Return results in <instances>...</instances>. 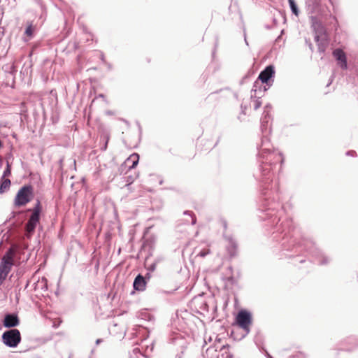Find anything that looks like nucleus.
<instances>
[{
    "instance_id": "obj_1",
    "label": "nucleus",
    "mask_w": 358,
    "mask_h": 358,
    "mask_svg": "<svg viewBox=\"0 0 358 358\" xmlns=\"http://www.w3.org/2000/svg\"><path fill=\"white\" fill-rule=\"evenodd\" d=\"M271 147L272 146L268 138L266 137H263L259 148V152L262 157L265 159V161L262 162L264 164V166L262 167L263 172L268 169L267 167L268 166H272L273 164H275L278 162H283V158L281 154L275 152H271Z\"/></svg>"
},
{
    "instance_id": "obj_2",
    "label": "nucleus",
    "mask_w": 358,
    "mask_h": 358,
    "mask_svg": "<svg viewBox=\"0 0 358 358\" xmlns=\"http://www.w3.org/2000/svg\"><path fill=\"white\" fill-rule=\"evenodd\" d=\"M16 249L14 246L10 247L1 258L0 263V286L7 278L14 264V257Z\"/></svg>"
},
{
    "instance_id": "obj_3",
    "label": "nucleus",
    "mask_w": 358,
    "mask_h": 358,
    "mask_svg": "<svg viewBox=\"0 0 358 358\" xmlns=\"http://www.w3.org/2000/svg\"><path fill=\"white\" fill-rule=\"evenodd\" d=\"M42 210L41 203L39 199H37L32 209H28L31 214L25 225L26 236L29 238L34 234L35 229L40 221V214Z\"/></svg>"
},
{
    "instance_id": "obj_4",
    "label": "nucleus",
    "mask_w": 358,
    "mask_h": 358,
    "mask_svg": "<svg viewBox=\"0 0 358 358\" xmlns=\"http://www.w3.org/2000/svg\"><path fill=\"white\" fill-rule=\"evenodd\" d=\"M34 197V187L31 185H25L17 191L15 199L14 205L17 207L24 206Z\"/></svg>"
},
{
    "instance_id": "obj_5",
    "label": "nucleus",
    "mask_w": 358,
    "mask_h": 358,
    "mask_svg": "<svg viewBox=\"0 0 358 358\" xmlns=\"http://www.w3.org/2000/svg\"><path fill=\"white\" fill-rule=\"evenodd\" d=\"M3 343L9 348H16L21 342L20 332L17 329L6 331L1 336Z\"/></svg>"
},
{
    "instance_id": "obj_6",
    "label": "nucleus",
    "mask_w": 358,
    "mask_h": 358,
    "mask_svg": "<svg viewBox=\"0 0 358 358\" xmlns=\"http://www.w3.org/2000/svg\"><path fill=\"white\" fill-rule=\"evenodd\" d=\"M313 27L315 31V40L317 43L318 50L320 52H324L328 45L325 29L320 23H315Z\"/></svg>"
},
{
    "instance_id": "obj_7",
    "label": "nucleus",
    "mask_w": 358,
    "mask_h": 358,
    "mask_svg": "<svg viewBox=\"0 0 358 358\" xmlns=\"http://www.w3.org/2000/svg\"><path fill=\"white\" fill-rule=\"evenodd\" d=\"M237 325L244 331V336L249 334L252 317L249 312L241 310L236 318Z\"/></svg>"
},
{
    "instance_id": "obj_8",
    "label": "nucleus",
    "mask_w": 358,
    "mask_h": 358,
    "mask_svg": "<svg viewBox=\"0 0 358 358\" xmlns=\"http://www.w3.org/2000/svg\"><path fill=\"white\" fill-rule=\"evenodd\" d=\"M275 73L274 68L273 66L270 65L265 68L264 71H262L258 77V79L262 83L268 84L269 80L273 76Z\"/></svg>"
},
{
    "instance_id": "obj_9",
    "label": "nucleus",
    "mask_w": 358,
    "mask_h": 358,
    "mask_svg": "<svg viewBox=\"0 0 358 358\" xmlns=\"http://www.w3.org/2000/svg\"><path fill=\"white\" fill-rule=\"evenodd\" d=\"M20 320L15 314H7L5 315L3 324L6 328H12L18 326Z\"/></svg>"
},
{
    "instance_id": "obj_10",
    "label": "nucleus",
    "mask_w": 358,
    "mask_h": 358,
    "mask_svg": "<svg viewBox=\"0 0 358 358\" xmlns=\"http://www.w3.org/2000/svg\"><path fill=\"white\" fill-rule=\"evenodd\" d=\"M334 56L339 62V65L343 69H347V59L345 52L341 49H336L333 52Z\"/></svg>"
},
{
    "instance_id": "obj_11",
    "label": "nucleus",
    "mask_w": 358,
    "mask_h": 358,
    "mask_svg": "<svg viewBox=\"0 0 358 358\" xmlns=\"http://www.w3.org/2000/svg\"><path fill=\"white\" fill-rule=\"evenodd\" d=\"M134 288L138 291H143L145 289L146 282L143 276L138 275L134 281Z\"/></svg>"
},
{
    "instance_id": "obj_12",
    "label": "nucleus",
    "mask_w": 358,
    "mask_h": 358,
    "mask_svg": "<svg viewBox=\"0 0 358 358\" xmlns=\"http://www.w3.org/2000/svg\"><path fill=\"white\" fill-rule=\"evenodd\" d=\"M11 182L10 179L3 178L1 177V184H0V193L3 194L8 191L10 188Z\"/></svg>"
},
{
    "instance_id": "obj_13",
    "label": "nucleus",
    "mask_w": 358,
    "mask_h": 358,
    "mask_svg": "<svg viewBox=\"0 0 358 358\" xmlns=\"http://www.w3.org/2000/svg\"><path fill=\"white\" fill-rule=\"evenodd\" d=\"M227 245V251L231 257H233L236 253L237 245L236 242L232 238H229Z\"/></svg>"
},
{
    "instance_id": "obj_14",
    "label": "nucleus",
    "mask_w": 358,
    "mask_h": 358,
    "mask_svg": "<svg viewBox=\"0 0 358 358\" xmlns=\"http://www.w3.org/2000/svg\"><path fill=\"white\" fill-rule=\"evenodd\" d=\"M138 155L137 154H133L129 156V157L127 159L126 163L129 164V162H131V165L129 166V169L134 168L138 162Z\"/></svg>"
},
{
    "instance_id": "obj_15",
    "label": "nucleus",
    "mask_w": 358,
    "mask_h": 358,
    "mask_svg": "<svg viewBox=\"0 0 358 358\" xmlns=\"http://www.w3.org/2000/svg\"><path fill=\"white\" fill-rule=\"evenodd\" d=\"M229 347L228 345H224L221 348L220 350L224 351V353L222 355V358H233L232 354L228 351Z\"/></svg>"
},
{
    "instance_id": "obj_16",
    "label": "nucleus",
    "mask_w": 358,
    "mask_h": 358,
    "mask_svg": "<svg viewBox=\"0 0 358 358\" xmlns=\"http://www.w3.org/2000/svg\"><path fill=\"white\" fill-rule=\"evenodd\" d=\"M269 118H270V117H269L268 113H266V110H264V117L262 119V125H261L262 131H264V130H266V124L268 123Z\"/></svg>"
},
{
    "instance_id": "obj_17",
    "label": "nucleus",
    "mask_w": 358,
    "mask_h": 358,
    "mask_svg": "<svg viewBox=\"0 0 358 358\" xmlns=\"http://www.w3.org/2000/svg\"><path fill=\"white\" fill-rule=\"evenodd\" d=\"M129 358H145V356L141 352L138 348L133 350L132 353L130 355Z\"/></svg>"
},
{
    "instance_id": "obj_18",
    "label": "nucleus",
    "mask_w": 358,
    "mask_h": 358,
    "mask_svg": "<svg viewBox=\"0 0 358 358\" xmlns=\"http://www.w3.org/2000/svg\"><path fill=\"white\" fill-rule=\"evenodd\" d=\"M290 8L295 15H299V10L294 0H288Z\"/></svg>"
},
{
    "instance_id": "obj_19",
    "label": "nucleus",
    "mask_w": 358,
    "mask_h": 358,
    "mask_svg": "<svg viewBox=\"0 0 358 358\" xmlns=\"http://www.w3.org/2000/svg\"><path fill=\"white\" fill-rule=\"evenodd\" d=\"M11 174V168L9 162H7L6 168L3 171V178H6V177L10 176Z\"/></svg>"
},
{
    "instance_id": "obj_20",
    "label": "nucleus",
    "mask_w": 358,
    "mask_h": 358,
    "mask_svg": "<svg viewBox=\"0 0 358 358\" xmlns=\"http://www.w3.org/2000/svg\"><path fill=\"white\" fill-rule=\"evenodd\" d=\"M33 31H34V29H33V27H32V24H29L25 29V31H24V34L29 36V37H31L32 35H33Z\"/></svg>"
},
{
    "instance_id": "obj_21",
    "label": "nucleus",
    "mask_w": 358,
    "mask_h": 358,
    "mask_svg": "<svg viewBox=\"0 0 358 358\" xmlns=\"http://www.w3.org/2000/svg\"><path fill=\"white\" fill-rule=\"evenodd\" d=\"M262 106V101L257 99L253 101V108L255 110H257Z\"/></svg>"
},
{
    "instance_id": "obj_22",
    "label": "nucleus",
    "mask_w": 358,
    "mask_h": 358,
    "mask_svg": "<svg viewBox=\"0 0 358 358\" xmlns=\"http://www.w3.org/2000/svg\"><path fill=\"white\" fill-rule=\"evenodd\" d=\"M184 213L185 215H189L191 217V218H192V221H191L192 224H196V217H194L193 213H192L189 211H185Z\"/></svg>"
},
{
    "instance_id": "obj_23",
    "label": "nucleus",
    "mask_w": 358,
    "mask_h": 358,
    "mask_svg": "<svg viewBox=\"0 0 358 358\" xmlns=\"http://www.w3.org/2000/svg\"><path fill=\"white\" fill-rule=\"evenodd\" d=\"M210 250L208 249H206V250H201L199 253V256L201 257H206L207 255L210 254Z\"/></svg>"
},
{
    "instance_id": "obj_24",
    "label": "nucleus",
    "mask_w": 358,
    "mask_h": 358,
    "mask_svg": "<svg viewBox=\"0 0 358 358\" xmlns=\"http://www.w3.org/2000/svg\"><path fill=\"white\" fill-rule=\"evenodd\" d=\"M346 155H348V156H355L356 155V152L355 151H353V150H350V151H348L346 152Z\"/></svg>"
},
{
    "instance_id": "obj_25",
    "label": "nucleus",
    "mask_w": 358,
    "mask_h": 358,
    "mask_svg": "<svg viewBox=\"0 0 358 358\" xmlns=\"http://www.w3.org/2000/svg\"><path fill=\"white\" fill-rule=\"evenodd\" d=\"M41 279H42V282H44V283H45V289H47V286H46V282H47V280H46V278H44V277H43Z\"/></svg>"
},
{
    "instance_id": "obj_26",
    "label": "nucleus",
    "mask_w": 358,
    "mask_h": 358,
    "mask_svg": "<svg viewBox=\"0 0 358 358\" xmlns=\"http://www.w3.org/2000/svg\"><path fill=\"white\" fill-rule=\"evenodd\" d=\"M101 341H102V340L99 338V339H97V340L96 341V345H98V344H99Z\"/></svg>"
},
{
    "instance_id": "obj_27",
    "label": "nucleus",
    "mask_w": 358,
    "mask_h": 358,
    "mask_svg": "<svg viewBox=\"0 0 358 358\" xmlns=\"http://www.w3.org/2000/svg\"><path fill=\"white\" fill-rule=\"evenodd\" d=\"M62 163H63V159H61L59 160V164H60V167H61V168H62Z\"/></svg>"
},
{
    "instance_id": "obj_28",
    "label": "nucleus",
    "mask_w": 358,
    "mask_h": 358,
    "mask_svg": "<svg viewBox=\"0 0 358 358\" xmlns=\"http://www.w3.org/2000/svg\"><path fill=\"white\" fill-rule=\"evenodd\" d=\"M107 140H108V138H107ZM107 143H108V141H106V144H105V146H104V150L106 149Z\"/></svg>"
},
{
    "instance_id": "obj_29",
    "label": "nucleus",
    "mask_w": 358,
    "mask_h": 358,
    "mask_svg": "<svg viewBox=\"0 0 358 358\" xmlns=\"http://www.w3.org/2000/svg\"><path fill=\"white\" fill-rule=\"evenodd\" d=\"M257 84H258V81L257 80V81H255V87Z\"/></svg>"
},
{
    "instance_id": "obj_30",
    "label": "nucleus",
    "mask_w": 358,
    "mask_h": 358,
    "mask_svg": "<svg viewBox=\"0 0 358 358\" xmlns=\"http://www.w3.org/2000/svg\"><path fill=\"white\" fill-rule=\"evenodd\" d=\"M270 358H272V357H270Z\"/></svg>"
},
{
    "instance_id": "obj_31",
    "label": "nucleus",
    "mask_w": 358,
    "mask_h": 358,
    "mask_svg": "<svg viewBox=\"0 0 358 358\" xmlns=\"http://www.w3.org/2000/svg\"><path fill=\"white\" fill-rule=\"evenodd\" d=\"M270 358H272V357H270Z\"/></svg>"
},
{
    "instance_id": "obj_32",
    "label": "nucleus",
    "mask_w": 358,
    "mask_h": 358,
    "mask_svg": "<svg viewBox=\"0 0 358 358\" xmlns=\"http://www.w3.org/2000/svg\"><path fill=\"white\" fill-rule=\"evenodd\" d=\"M270 358H272V357H270Z\"/></svg>"
}]
</instances>
